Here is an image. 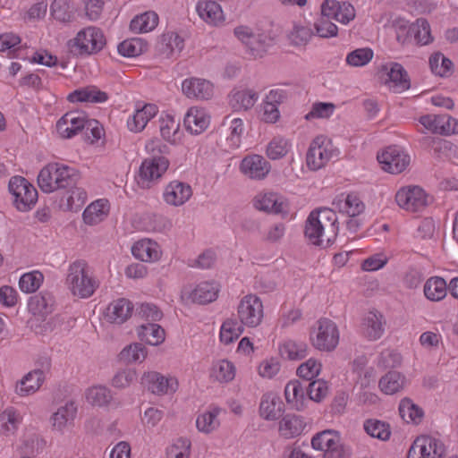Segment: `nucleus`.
Instances as JSON below:
<instances>
[{
  "instance_id": "nucleus-10",
  "label": "nucleus",
  "mask_w": 458,
  "mask_h": 458,
  "mask_svg": "<svg viewBox=\"0 0 458 458\" xmlns=\"http://www.w3.org/2000/svg\"><path fill=\"white\" fill-rule=\"evenodd\" d=\"M445 455V446L439 439L420 436L412 443L407 458H443Z\"/></svg>"
},
{
  "instance_id": "nucleus-43",
  "label": "nucleus",
  "mask_w": 458,
  "mask_h": 458,
  "mask_svg": "<svg viewBox=\"0 0 458 458\" xmlns=\"http://www.w3.org/2000/svg\"><path fill=\"white\" fill-rule=\"evenodd\" d=\"M305 384L299 380L290 381L284 388V395L287 403H295L297 410H301L303 406L305 394Z\"/></svg>"
},
{
  "instance_id": "nucleus-55",
  "label": "nucleus",
  "mask_w": 458,
  "mask_h": 458,
  "mask_svg": "<svg viewBox=\"0 0 458 458\" xmlns=\"http://www.w3.org/2000/svg\"><path fill=\"white\" fill-rule=\"evenodd\" d=\"M313 35V30L309 26L295 24L289 34V39L294 46H305Z\"/></svg>"
},
{
  "instance_id": "nucleus-52",
  "label": "nucleus",
  "mask_w": 458,
  "mask_h": 458,
  "mask_svg": "<svg viewBox=\"0 0 458 458\" xmlns=\"http://www.w3.org/2000/svg\"><path fill=\"white\" fill-rule=\"evenodd\" d=\"M50 8L54 19L61 22H69L73 17L70 0H54Z\"/></svg>"
},
{
  "instance_id": "nucleus-34",
  "label": "nucleus",
  "mask_w": 458,
  "mask_h": 458,
  "mask_svg": "<svg viewBox=\"0 0 458 458\" xmlns=\"http://www.w3.org/2000/svg\"><path fill=\"white\" fill-rule=\"evenodd\" d=\"M382 315L370 311L363 319L362 329L367 338L369 340H377L381 337L384 332Z\"/></svg>"
},
{
  "instance_id": "nucleus-47",
  "label": "nucleus",
  "mask_w": 458,
  "mask_h": 458,
  "mask_svg": "<svg viewBox=\"0 0 458 458\" xmlns=\"http://www.w3.org/2000/svg\"><path fill=\"white\" fill-rule=\"evenodd\" d=\"M211 377L221 383L232 381L235 377V368L226 360H218L212 366Z\"/></svg>"
},
{
  "instance_id": "nucleus-2",
  "label": "nucleus",
  "mask_w": 458,
  "mask_h": 458,
  "mask_svg": "<svg viewBox=\"0 0 458 458\" xmlns=\"http://www.w3.org/2000/svg\"><path fill=\"white\" fill-rule=\"evenodd\" d=\"M355 16V9L350 3L325 0L321 4V15L314 23L316 34L324 38L335 37L338 29L332 20L348 24Z\"/></svg>"
},
{
  "instance_id": "nucleus-57",
  "label": "nucleus",
  "mask_w": 458,
  "mask_h": 458,
  "mask_svg": "<svg viewBox=\"0 0 458 458\" xmlns=\"http://www.w3.org/2000/svg\"><path fill=\"white\" fill-rule=\"evenodd\" d=\"M321 370V364L315 359H309L301 364L297 369L298 376L302 378L303 383L312 380Z\"/></svg>"
},
{
  "instance_id": "nucleus-20",
  "label": "nucleus",
  "mask_w": 458,
  "mask_h": 458,
  "mask_svg": "<svg viewBox=\"0 0 458 458\" xmlns=\"http://www.w3.org/2000/svg\"><path fill=\"white\" fill-rule=\"evenodd\" d=\"M383 69L387 71L388 81L386 83L389 84L394 92L402 93L411 88L410 76L402 64L391 63L389 69L387 66H383Z\"/></svg>"
},
{
  "instance_id": "nucleus-28",
  "label": "nucleus",
  "mask_w": 458,
  "mask_h": 458,
  "mask_svg": "<svg viewBox=\"0 0 458 458\" xmlns=\"http://www.w3.org/2000/svg\"><path fill=\"white\" fill-rule=\"evenodd\" d=\"M183 123L191 133L199 134L208 128L209 116L202 109L191 107L184 117Z\"/></svg>"
},
{
  "instance_id": "nucleus-11",
  "label": "nucleus",
  "mask_w": 458,
  "mask_h": 458,
  "mask_svg": "<svg viewBox=\"0 0 458 458\" xmlns=\"http://www.w3.org/2000/svg\"><path fill=\"white\" fill-rule=\"evenodd\" d=\"M106 41L103 33L96 28L89 27L81 30L71 45L72 52L92 54L102 49Z\"/></svg>"
},
{
  "instance_id": "nucleus-26",
  "label": "nucleus",
  "mask_w": 458,
  "mask_h": 458,
  "mask_svg": "<svg viewBox=\"0 0 458 458\" xmlns=\"http://www.w3.org/2000/svg\"><path fill=\"white\" fill-rule=\"evenodd\" d=\"M45 381V373L41 369H34L26 374L16 386V393L26 396L37 392Z\"/></svg>"
},
{
  "instance_id": "nucleus-3",
  "label": "nucleus",
  "mask_w": 458,
  "mask_h": 458,
  "mask_svg": "<svg viewBox=\"0 0 458 458\" xmlns=\"http://www.w3.org/2000/svg\"><path fill=\"white\" fill-rule=\"evenodd\" d=\"M81 180V174L73 167L61 163H49L38 175V184L45 193H52L68 186H73Z\"/></svg>"
},
{
  "instance_id": "nucleus-38",
  "label": "nucleus",
  "mask_w": 458,
  "mask_h": 458,
  "mask_svg": "<svg viewBox=\"0 0 458 458\" xmlns=\"http://www.w3.org/2000/svg\"><path fill=\"white\" fill-rule=\"evenodd\" d=\"M447 284L444 278L433 276L424 285L425 296L432 301H439L446 296Z\"/></svg>"
},
{
  "instance_id": "nucleus-53",
  "label": "nucleus",
  "mask_w": 458,
  "mask_h": 458,
  "mask_svg": "<svg viewBox=\"0 0 458 458\" xmlns=\"http://www.w3.org/2000/svg\"><path fill=\"white\" fill-rule=\"evenodd\" d=\"M44 276L39 271H33L22 275L19 281V287L24 293L36 292L42 284Z\"/></svg>"
},
{
  "instance_id": "nucleus-39",
  "label": "nucleus",
  "mask_w": 458,
  "mask_h": 458,
  "mask_svg": "<svg viewBox=\"0 0 458 458\" xmlns=\"http://www.w3.org/2000/svg\"><path fill=\"white\" fill-rule=\"evenodd\" d=\"M305 424L303 420L295 414H286L279 425V431L281 435L289 438L299 436Z\"/></svg>"
},
{
  "instance_id": "nucleus-60",
  "label": "nucleus",
  "mask_w": 458,
  "mask_h": 458,
  "mask_svg": "<svg viewBox=\"0 0 458 458\" xmlns=\"http://www.w3.org/2000/svg\"><path fill=\"white\" fill-rule=\"evenodd\" d=\"M191 441L179 438L166 451L167 458H188L190 455Z\"/></svg>"
},
{
  "instance_id": "nucleus-54",
  "label": "nucleus",
  "mask_w": 458,
  "mask_h": 458,
  "mask_svg": "<svg viewBox=\"0 0 458 458\" xmlns=\"http://www.w3.org/2000/svg\"><path fill=\"white\" fill-rule=\"evenodd\" d=\"M431 71L439 76H446L453 68V62L441 53H437L429 58Z\"/></svg>"
},
{
  "instance_id": "nucleus-32",
  "label": "nucleus",
  "mask_w": 458,
  "mask_h": 458,
  "mask_svg": "<svg viewBox=\"0 0 458 458\" xmlns=\"http://www.w3.org/2000/svg\"><path fill=\"white\" fill-rule=\"evenodd\" d=\"M139 338L150 345H159L165 341V330L156 323L140 325L138 329Z\"/></svg>"
},
{
  "instance_id": "nucleus-22",
  "label": "nucleus",
  "mask_w": 458,
  "mask_h": 458,
  "mask_svg": "<svg viewBox=\"0 0 458 458\" xmlns=\"http://www.w3.org/2000/svg\"><path fill=\"white\" fill-rule=\"evenodd\" d=\"M132 310V303L127 299L121 298L108 305L105 318L110 323L121 325L131 316Z\"/></svg>"
},
{
  "instance_id": "nucleus-8",
  "label": "nucleus",
  "mask_w": 458,
  "mask_h": 458,
  "mask_svg": "<svg viewBox=\"0 0 458 458\" xmlns=\"http://www.w3.org/2000/svg\"><path fill=\"white\" fill-rule=\"evenodd\" d=\"M239 323L248 327H258L263 318V303L261 300L253 294L244 296L237 308Z\"/></svg>"
},
{
  "instance_id": "nucleus-14",
  "label": "nucleus",
  "mask_w": 458,
  "mask_h": 458,
  "mask_svg": "<svg viewBox=\"0 0 458 458\" xmlns=\"http://www.w3.org/2000/svg\"><path fill=\"white\" fill-rule=\"evenodd\" d=\"M377 160L382 169L390 174H400L410 164V157L395 147L387 148L382 154L377 155Z\"/></svg>"
},
{
  "instance_id": "nucleus-16",
  "label": "nucleus",
  "mask_w": 458,
  "mask_h": 458,
  "mask_svg": "<svg viewBox=\"0 0 458 458\" xmlns=\"http://www.w3.org/2000/svg\"><path fill=\"white\" fill-rule=\"evenodd\" d=\"M255 207L259 210L267 213L281 214L285 216L289 212L288 202L274 192H267L257 196L255 199Z\"/></svg>"
},
{
  "instance_id": "nucleus-56",
  "label": "nucleus",
  "mask_w": 458,
  "mask_h": 458,
  "mask_svg": "<svg viewBox=\"0 0 458 458\" xmlns=\"http://www.w3.org/2000/svg\"><path fill=\"white\" fill-rule=\"evenodd\" d=\"M254 38L247 45V47L254 58L262 57L272 45V38L263 34H257Z\"/></svg>"
},
{
  "instance_id": "nucleus-23",
  "label": "nucleus",
  "mask_w": 458,
  "mask_h": 458,
  "mask_svg": "<svg viewBox=\"0 0 458 458\" xmlns=\"http://www.w3.org/2000/svg\"><path fill=\"white\" fill-rule=\"evenodd\" d=\"M173 383V379H168L156 371L146 372L141 377V384L155 394H167L169 389L174 391Z\"/></svg>"
},
{
  "instance_id": "nucleus-30",
  "label": "nucleus",
  "mask_w": 458,
  "mask_h": 458,
  "mask_svg": "<svg viewBox=\"0 0 458 458\" xmlns=\"http://www.w3.org/2000/svg\"><path fill=\"white\" fill-rule=\"evenodd\" d=\"M259 411L261 417L267 420H278L284 411V403L282 400L273 394L264 395L260 406Z\"/></svg>"
},
{
  "instance_id": "nucleus-25",
  "label": "nucleus",
  "mask_w": 458,
  "mask_h": 458,
  "mask_svg": "<svg viewBox=\"0 0 458 458\" xmlns=\"http://www.w3.org/2000/svg\"><path fill=\"white\" fill-rule=\"evenodd\" d=\"M196 10L199 17L208 24L218 26L225 21L221 6L215 1H199L197 4Z\"/></svg>"
},
{
  "instance_id": "nucleus-35",
  "label": "nucleus",
  "mask_w": 458,
  "mask_h": 458,
  "mask_svg": "<svg viewBox=\"0 0 458 458\" xmlns=\"http://www.w3.org/2000/svg\"><path fill=\"white\" fill-rule=\"evenodd\" d=\"M157 48L166 58L173 57L182 50L183 39L174 32L164 34Z\"/></svg>"
},
{
  "instance_id": "nucleus-61",
  "label": "nucleus",
  "mask_w": 458,
  "mask_h": 458,
  "mask_svg": "<svg viewBox=\"0 0 458 458\" xmlns=\"http://www.w3.org/2000/svg\"><path fill=\"white\" fill-rule=\"evenodd\" d=\"M373 57V51L370 48H358L348 54L346 62L352 66H363Z\"/></svg>"
},
{
  "instance_id": "nucleus-50",
  "label": "nucleus",
  "mask_w": 458,
  "mask_h": 458,
  "mask_svg": "<svg viewBox=\"0 0 458 458\" xmlns=\"http://www.w3.org/2000/svg\"><path fill=\"white\" fill-rule=\"evenodd\" d=\"M403 385V378L397 371H389L379 380V387L386 394L398 392Z\"/></svg>"
},
{
  "instance_id": "nucleus-41",
  "label": "nucleus",
  "mask_w": 458,
  "mask_h": 458,
  "mask_svg": "<svg viewBox=\"0 0 458 458\" xmlns=\"http://www.w3.org/2000/svg\"><path fill=\"white\" fill-rule=\"evenodd\" d=\"M399 414L407 423L419 424L423 416V410L412 403L409 398H403L399 404Z\"/></svg>"
},
{
  "instance_id": "nucleus-64",
  "label": "nucleus",
  "mask_w": 458,
  "mask_h": 458,
  "mask_svg": "<svg viewBox=\"0 0 458 458\" xmlns=\"http://www.w3.org/2000/svg\"><path fill=\"white\" fill-rule=\"evenodd\" d=\"M18 419L13 409H7L0 414V431L9 434L16 429Z\"/></svg>"
},
{
  "instance_id": "nucleus-12",
  "label": "nucleus",
  "mask_w": 458,
  "mask_h": 458,
  "mask_svg": "<svg viewBox=\"0 0 458 458\" xmlns=\"http://www.w3.org/2000/svg\"><path fill=\"white\" fill-rule=\"evenodd\" d=\"M397 205L407 211L418 212L428 205L427 195L419 186L401 188L395 194Z\"/></svg>"
},
{
  "instance_id": "nucleus-29",
  "label": "nucleus",
  "mask_w": 458,
  "mask_h": 458,
  "mask_svg": "<svg viewBox=\"0 0 458 458\" xmlns=\"http://www.w3.org/2000/svg\"><path fill=\"white\" fill-rule=\"evenodd\" d=\"M257 99L258 93L253 89H238L232 91L229 104L234 111H246L255 105Z\"/></svg>"
},
{
  "instance_id": "nucleus-36",
  "label": "nucleus",
  "mask_w": 458,
  "mask_h": 458,
  "mask_svg": "<svg viewBox=\"0 0 458 458\" xmlns=\"http://www.w3.org/2000/svg\"><path fill=\"white\" fill-rule=\"evenodd\" d=\"M365 432L371 437L387 441L392 434L390 425L377 419H367L363 423Z\"/></svg>"
},
{
  "instance_id": "nucleus-27",
  "label": "nucleus",
  "mask_w": 458,
  "mask_h": 458,
  "mask_svg": "<svg viewBox=\"0 0 458 458\" xmlns=\"http://www.w3.org/2000/svg\"><path fill=\"white\" fill-rule=\"evenodd\" d=\"M133 256L143 262L157 261L160 258V250L157 242L143 239L138 241L131 247Z\"/></svg>"
},
{
  "instance_id": "nucleus-59",
  "label": "nucleus",
  "mask_w": 458,
  "mask_h": 458,
  "mask_svg": "<svg viewBox=\"0 0 458 458\" xmlns=\"http://www.w3.org/2000/svg\"><path fill=\"white\" fill-rule=\"evenodd\" d=\"M288 153L287 140L282 137L274 138L267 148V155L270 159H279Z\"/></svg>"
},
{
  "instance_id": "nucleus-6",
  "label": "nucleus",
  "mask_w": 458,
  "mask_h": 458,
  "mask_svg": "<svg viewBox=\"0 0 458 458\" xmlns=\"http://www.w3.org/2000/svg\"><path fill=\"white\" fill-rule=\"evenodd\" d=\"M8 189L13 197V204L21 212H26L35 205L38 191L24 177L13 176L10 179Z\"/></svg>"
},
{
  "instance_id": "nucleus-63",
  "label": "nucleus",
  "mask_w": 458,
  "mask_h": 458,
  "mask_svg": "<svg viewBox=\"0 0 458 458\" xmlns=\"http://www.w3.org/2000/svg\"><path fill=\"white\" fill-rule=\"evenodd\" d=\"M106 213L104 211V206L98 202L91 203L89 205L83 212V220L88 225H96L102 221Z\"/></svg>"
},
{
  "instance_id": "nucleus-42",
  "label": "nucleus",
  "mask_w": 458,
  "mask_h": 458,
  "mask_svg": "<svg viewBox=\"0 0 458 458\" xmlns=\"http://www.w3.org/2000/svg\"><path fill=\"white\" fill-rule=\"evenodd\" d=\"M220 411L219 408L216 407L199 415L196 420L197 428L205 434H209L218 428L220 422L217 416Z\"/></svg>"
},
{
  "instance_id": "nucleus-7",
  "label": "nucleus",
  "mask_w": 458,
  "mask_h": 458,
  "mask_svg": "<svg viewBox=\"0 0 458 458\" xmlns=\"http://www.w3.org/2000/svg\"><path fill=\"white\" fill-rule=\"evenodd\" d=\"M338 155V150L334 147L330 140L325 136H318L314 139L307 153V165L313 171H317L326 165L333 157Z\"/></svg>"
},
{
  "instance_id": "nucleus-44",
  "label": "nucleus",
  "mask_w": 458,
  "mask_h": 458,
  "mask_svg": "<svg viewBox=\"0 0 458 458\" xmlns=\"http://www.w3.org/2000/svg\"><path fill=\"white\" fill-rule=\"evenodd\" d=\"M409 34H413L417 44L428 45L433 40L430 26L426 19L420 18L409 27Z\"/></svg>"
},
{
  "instance_id": "nucleus-49",
  "label": "nucleus",
  "mask_w": 458,
  "mask_h": 458,
  "mask_svg": "<svg viewBox=\"0 0 458 458\" xmlns=\"http://www.w3.org/2000/svg\"><path fill=\"white\" fill-rule=\"evenodd\" d=\"M88 402L98 407L107 405L112 400L111 391L106 386H93L87 391L86 394Z\"/></svg>"
},
{
  "instance_id": "nucleus-1",
  "label": "nucleus",
  "mask_w": 458,
  "mask_h": 458,
  "mask_svg": "<svg viewBox=\"0 0 458 458\" xmlns=\"http://www.w3.org/2000/svg\"><path fill=\"white\" fill-rule=\"evenodd\" d=\"M332 205L335 209L323 208L313 210L306 220L304 233L314 245L327 248L335 242L339 231L335 210L354 217L365 209L363 202L353 194L346 197L342 194L334 199Z\"/></svg>"
},
{
  "instance_id": "nucleus-4",
  "label": "nucleus",
  "mask_w": 458,
  "mask_h": 458,
  "mask_svg": "<svg viewBox=\"0 0 458 458\" xmlns=\"http://www.w3.org/2000/svg\"><path fill=\"white\" fill-rule=\"evenodd\" d=\"M162 143L159 140H152L146 145V149L152 152L153 156L147 157L141 163L137 176V183L141 189H149L162 177L169 166L166 157L156 155L155 151L160 154Z\"/></svg>"
},
{
  "instance_id": "nucleus-5",
  "label": "nucleus",
  "mask_w": 458,
  "mask_h": 458,
  "mask_svg": "<svg viewBox=\"0 0 458 458\" xmlns=\"http://www.w3.org/2000/svg\"><path fill=\"white\" fill-rule=\"evenodd\" d=\"M66 284L73 296L86 299L93 295L98 287L90 267L83 259L71 263L66 276Z\"/></svg>"
},
{
  "instance_id": "nucleus-31",
  "label": "nucleus",
  "mask_w": 458,
  "mask_h": 458,
  "mask_svg": "<svg viewBox=\"0 0 458 458\" xmlns=\"http://www.w3.org/2000/svg\"><path fill=\"white\" fill-rule=\"evenodd\" d=\"M219 287L214 282H202L191 292V298L193 302L207 304L214 301L218 295Z\"/></svg>"
},
{
  "instance_id": "nucleus-45",
  "label": "nucleus",
  "mask_w": 458,
  "mask_h": 458,
  "mask_svg": "<svg viewBox=\"0 0 458 458\" xmlns=\"http://www.w3.org/2000/svg\"><path fill=\"white\" fill-rule=\"evenodd\" d=\"M242 324L237 319L227 318L224 321L220 330V340L225 344H229L236 340L243 332Z\"/></svg>"
},
{
  "instance_id": "nucleus-58",
  "label": "nucleus",
  "mask_w": 458,
  "mask_h": 458,
  "mask_svg": "<svg viewBox=\"0 0 458 458\" xmlns=\"http://www.w3.org/2000/svg\"><path fill=\"white\" fill-rule=\"evenodd\" d=\"M304 384L306 393L310 400L320 402L327 394L328 387L324 380L318 379Z\"/></svg>"
},
{
  "instance_id": "nucleus-40",
  "label": "nucleus",
  "mask_w": 458,
  "mask_h": 458,
  "mask_svg": "<svg viewBox=\"0 0 458 458\" xmlns=\"http://www.w3.org/2000/svg\"><path fill=\"white\" fill-rule=\"evenodd\" d=\"M158 23V16L154 12H146L133 18L130 23L131 31L137 33L148 32L154 30Z\"/></svg>"
},
{
  "instance_id": "nucleus-33",
  "label": "nucleus",
  "mask_w": 458,
  "mask_h": 458,
  "mask_svg": "<svg viewBox=\"0 0 458 458\" xmlns=\"http://www.w3.org/2000/svg\"><path fill=\"white\" fill-rule=\"evenodd\" d=\"M65 190L64 195L62 197L61 201L65 202L68 210L81 209L87 200V193L83 188L78 186V182L73 186L63 188Z\"/></svg>"
},
{
  "instance_id": "nucleus-24",
  "label": "nucleus",
  "mask_w": 458,
  "mask_h": 458,
  "mask_svg": "<svg viewBox=\"0 0 458 458\" xmlns=\"http://www.w3.org/2000/svg\"><path fill=\"white\" fill-rule=\"evenodd\" d=\"M76 413L77 406L72 401L60 406L51 417L53 429L63 432L66 428L72 425Z\"/></svg>"
},
{
  "instance_id": "nucleus-46",
  "label": "nucleus",
  "mask_w": 458,
  "mask_h": 458,
  "mask_svg": "<svg viewBox=\"0 0 458 458\" xmlns=\"http://www.w3.org/2000/svg\"><path fill=\"white\" fill-rule=\"evenodd\" d=\"M146 357L147 349L140 343L131 344L119 353L120 360L125 363L142 362Z\"/></svg>"
},
{
  "instance_id": "nucleus-37",
  "label": "nucleus",
  "mask_w": 458,
  "mask_h": 458,
  "mask_svg": "<svg viewBox=\"0 0 458 458\" xmlns=\"http://www.w3.org/2000/svg\"><path fill=\"white\" fill-rule=\"evenodd\" d=\"M280 354L289 360L304 359L308 354V345L304 342L287 340L279 347Z\"/></svg>"
},
{
  "instance_id": "nucleus-62",
  "label": "nucleus",
  "mask_w": 458,
  "mask_h": 458,
  "mask_svg": "<svg viewBox=\"0 0 458 458\" xmlns=\"http://www.w3.org/2000/svg\"><path fill=\"white\" fill-rule=\"evenodd\" d=\"M335 108V106L332 103H314L311 110L305 115V119L312 120L316 118H328L334 113Z\"/></svg>"
},
{
  "instance_id": "nucleus-21",
  "label": "nucleus",
  "mask_w": 458,
  "mask_h": 458,
  "mask_svg": "<svg viewBox=\"0 0 458 458\" xmlns=\"http://www.w3.org/2000/svg\"><path fill=\"white\" fill-rule=\"evenodd\" d=\"M182 92L189 98L208 99L213 94L212 84L199 78H191L183 81Z\"/></svg>"
},
{
  "instance_id": "nucleus-48",
  "label": "nucleus",
  "mask_w": 458,
  "mask_h": 458,
  "mask_svg": "<svg viewBox=\"0 0 458 458\" xmlns=\"http://www.w3.org/2000/svg\"><path fill=\"white\" fill-rule=\"evenodd\" d=\"M340 441L336 431L327 429L316 434L311 439V445L316 450L329 449Z\"/></svg>"
},
{
  "instance_id": "nucleus-51",
  "label": "nucleus",
  "mask_w": 458,
  "mask_h": 458,
  "mask_svg": "<svg viewBox=\"0 0 458 458\" xmlns=\"http://www.w3.org/2000/svg\"><path fill=\"white\" fill-rule=\"evenodd\" d=\"M147 48V45L138 38L123 41L118 45V52L125 57H134L141 55Z\"/></svg>"
},
{
  "instance_id": "nucleus-18",
  "label": "nucleus",
  "mask_w": 458,
  "mask_h": 458,
  "mask_svg": "<svg viewBox=\"0 0 458 458\" xmlns=\"http://www.w3.org/2000/svg\"><path fill=\"white\" fill-rule=\"evenodd\" d=\"M191 195L192 190L188 183L175 180L165 187L164 199L171 206L179 207L188 201Z\"/></svg>"
},
{
  "instance_id": "nucleus-19",
  "label": "nucleus",
  "mask_w": 458,
  "mask_h": 458,
  "mask_svg": "<svg viewBox=\"0 0 458 458\" xmlns=\"http://www.w3.org/2000/svg\"><path fill=\"white\" fill-rule=\"evenodd\" d=\"M54 303L52 293L42 292L30 297L28 308L38 320H46L47 317L53 312Z\"/></svg>"
},
{
  "instance_id": "nucleus-15",
  "label": "nucleus",
  "mask_w": 458,
  "mask_h": 458,
  "mask_svg": "<svg viewBox=\"0 0 458 458\" xmlns=\"http://www.w3.org/2000/svg\"><path fill=\"white\" fill-rule=\"evenodd\" d=\"M85 114L81 111H70L66 113L56 124L59 134L65 139L72 138L86 125Z\"/></svg>"
},
{
  "instance_id": "nucleus-9",
  "label": "nucleus",
  "mask_w": 458,
  "mask_h": 458,
  "mask_svg": "<svg viewBox=\"0 0 458 458\" xmlns=\"http://www.w3.org/2000/svg\"><path fill=\"white\" fill-rule=\"evenodd\" d=\"M313 346L324 352L334 351L339 343V331L335 322L328 318L318 321L316 335L310 336Z\"/></svg>"
},
{
  "instance_id": "nucleus-13",
  "label": "nucleus",
  "mask_w": 458,
  "mask_h": 458,
  "mask_svg": "<svg viewBox=\"0 0 458 458\" xmlns=\"http://www.w3.org/2000/svg\"><path fill=\"white\" fill-rule=\"evenodd\" d=\"M419 122L433 133L449 135L458 133V120L447 114H426Z\"/></svg>"
},
{
  "instance_id": "nucleus-17",
  "label": "nucleus",
  "mask_w": 458,
  "mask_h": 458,
  "mask_svg": "<svg viewBox=\"0 0 458 458\" xmlns=\"http://www.w3.org/2000/svg\"><path fill=\"white\" fill-rule=\"evenodd\" d=\"M271 169V165L262 156L246 157L241 163V171L250 179H264Z\"/></svg>"
}]
</instances>
